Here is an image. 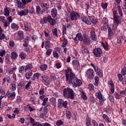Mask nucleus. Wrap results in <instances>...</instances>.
Returning a JSON list of instances; mask_svg holds the SVG:
<instances>
[{"label":"nucleus","mask_w":126,"mask_h":126,"mask_svg":"<svg viewBox=\"0 0 126 126\" xmlns=\"http://www.w3.org/2000/svg\"><path fill=\"white\" fill-rule=\"evenodd\" d=\"M93 53L96 58H100L102 54V50L100 48H94L93 51Z\"/></svg>","instance_id":"10"},{"label":"nucleus","mask_w":126,"mask_h":126,"mask_svg":"<svg viewBox=\"0 0 126 126\" xmlns=\"http://www.w3.org/2000/svg\"><path fill=\"white\" fill-rule=\"evenodd\" d=\"M72 64L73 65H76L77 67H79L80 66V64H79V62L77 61V60H73L72 61Z\"/></svg>","instance_id":"34"},{"label":"nucleus","mask_w":126,"mask_h":126,"mask_svg":"<svg viewBox=\"0 0 126 126\" xmlns=\"http://www.w3.org/2000/svg\"><path fill=\"white\" fill-rule=\"evenodd\" d=\"M95 96L98 99H99V101L102 102L103 101H104V99H103V96H102V94H101V92H98V93H96L95 94Z\"/></svg>","instance_id":"17"},{"label":"nucleus","mask_w":126,"mask_h":126,"mask_svg":"<svg viewBox=\"0 0 126 126\" xmlns=\"http://www.w3.org/2000/svg\"><path fill=\"white\" fill-rule=\"evenodd\" d=\"M3 13L5 16H9V11L8 10L7 7H5L4 9Z\"/></svg>","instance_id":"30"},{"label":"nucleus","mask_w":126,"mask_h":126,"mask_svg":"<svg viewBox=\"0 0 126 126\" xmlns=\"http://www.w3.org/2000/svg\"><path fill=\"white\" fill-rule=\"evenodd\" d=\"M20 58H21V59H22V60H24V59H25V58H26V55H25V54H24V53L22 52L20 54Z\"/></svg>","instance_id":"51"},{"label":"nucleus","mask_w":126,"mask_h":126,"mask_svg":"<svg viewBox=\"0 0 126 126\" xmlns=\"http://www.w3.org/2000/svg\"><path fill=\"white\" fill-rule=\"evenodd\" d=\"M65 73L66 81L68 84H72L74 88L81 86V84H82L81 80L78 79L77 77H75V75L69 67H67L66 70H65Z\"/></svg>","instance_id":"1"},{"label":"nucleus","mask_w":126,"mask_h":126,"mask_svg":"<svg viewBox=\"0 0 126 126\" xmlns=\"http://www.w3.org/2000/svg\"><path fill=\"white\" fill-rule=\"evenodd\" d=\"M108 32V39H111V36L113 35V30L109 27H107Z\"/></svg>","instance_id":"27"},{"label":"nucleus","mask_w":126,"mask_h":126,"mask_svg":"<svg viewBox=\"0 0 126 126\" xmlns=\"http://www.w3.org/2000/svg\"><path fill=\"white\" fill-rule=\"evenodd\" d=\"M80 17V15L75 11H72L70 13V18L72 21L77 20Z\"/></svg>","instance_id":"7"},{"label":"nucleus","mask_w":126,"mask_h":126,"mask_svg":"<svg viewBox=\"0 0 126 126\" xmlns=\"http://www.w3.org/2000/svg\"><path fill=\"white\" fill-rule=\"evenodd\" d=\"M25 70V66H21L19 67V72L20 73H22V71Z\"/></svg>","instance_id":"43"},{"label":"nucleus","mask_w":126,"mask_h":126,"mask_svg":"<svg viewBox=\"0 0 126 126\" xmlns=\"http://www.w3.org/2000/svg\"><path fill=\"white\" fill-rule=\"evenodd\" d=\"M123 41H124V36H123V35H121L118 37L117 43L118 44H121L122 42H123Z\"/></svg>","instance_id":"35"},{"label":"nucleus","mask_w":126,"mask_h":126,"mask_svg":"<svg viewBox=\"0 0 126 126\" xmlns=\"http://www.w3.org/2000/svg\"><path fill=\"white\" fill-rule=\"evenodd\" d=\"M66 45H67V39L64 38L63 41L62 43V47H63V48H65Z\"/></svg>","instance_id":"41"},{"label":"nucleus","mask_w":126,"mask_h":126,"mask_svg":"<svg viewBox=\"0 0 126 126\" xmlns=\"http://www.w3.org/2000/svg\"><path fill=\"white\" fill-rule=\"evenodd\" d=\"M63 34H65L66 33V27L65 25L63 26Z\"/></svg>","instance_id":"61"},{"label":"nucleus","mask_w":126,"mask_h":126,"mask_svg":"<svg viewBox=\"0 0 126 126\" xmlns=\"http://www.w3.org/2000/svg\"><path fill=\"white\" fill-rule=\"evenodd\" d=\"M86 76L89 79H94V71L93 69L90 68L86 72Z\"/></svg>","instance_id":"9"},{"label":"nucleus","mask_w":126,"mask_h":126,"mask_svg":"<svg viewBox=\"0 0 126 126\" xmlns=\"http://www.w3.org/2000/svg\"><path fill=\"white\" fill-rule=\"evenodd\" d=\"M80 41V42H82L83 40V35L79 33H78L76 35V37L74 38V41H77V40Z\"/></svg>","instance_id":"15"},{"label":"nucleus","mask_w":126,"mask_h":126,"mask_svg":"<svg viewBox=\"0 0 126 126\" xmlns=\"http://www.w3.org/2000/svg\"><path fill=\"white\" fill-rule=\"evenodd\" d=\"M5 61L8 64L10 63V61H9V56H8V55L6 56Z\"/></svg>","instance_id":"54"},{"label":"nucleus","mask_w":126,"mask_h":126,"mask_svg":"<svg viewBox=\"0 0 126 126\" xmlns=\"http://www.w3.org/2000/svg\"><path fill=\"white\" fill-rule=\"evenodd\" d=\"M29 12V10L28 9H25L24 10H22L20 12H18V15H20V16H25L26 15H28V13Z\"/></svg>","instance_id":"12"},{"label":"nucleus","mask_w":126,"mask_h":126,"mask_svg":"<svg viewBox=\"0 0 126 126\" xmlns=\"http://www.w3.org/2000/svg\"><path fill=\"white\" fill-rule=\"evenodd\" d=\"M41 78L43 80L44 84H45V85H49V84H50V79L49 78V77H48V76L45 75H43L42 76H41Z\"/></svg>","instance_id":"11"},{"label":"nucleus","mask_w":126,"mask_h":126,"mask_svg":"<svg viewBox=\"0 0 126 126\" xmlns=\"http://www.w3.org/2000/svg\"><path fill=\"white\" fill-rule=\"evenodd\" d=\"M47 50L46 51V56H51V54H52V52H53V50L51 49H47Z\"/></svg>","instance_id":"46"},{"label":"nucleus","mask_w":126,"mask_h":126,"mask_svg":"<svg viewBox=\"0 0 126 126\" xmlns=\"http://www.w3.org/2000/svg\"><path fill=\"white\" fill-rule=\"evenodd\" d=\"M82 42L86 46H90V45H91V38L88 35L85 33L83 34V38Z\"/></svg>","instance_id":"6"},{"label":"nucleus","mask_w":126,"mask_h":126,"mask_svg":"<svg viewBox=\"0 0 126 126\" xmlns=\"http://www.w3.org/2000/svg\"><path fill=\"white\" fill-rule=\"evenodd\" d=\"M30 123H28V125L29 124V123L32 124V126H35L37 125V124L38 123V122H35V120H34V119L32 118H31L30 119Z\"/></svg>","instance_id":"31"},{"label":"nucleus","mask_w":126,"mask_h":126,"mask_svg":"<svg viewBox=\"0 0 126 126\" xmlns=\"http://www.w3.org/2000/svg\"><path fill=\"white\" fill-rule=\"evenodd\" d=\"M121 73L122 74V75H123L124 76H125V75H126V67H124L121 70Z\"/></svg>","instance_id":"53"},{"label":"nucleus","mask_w":126,"mask_h":126,"mask_svg":"<svg viewBox=\"0 0 126 126\" xmlns=\"http://www.w3.org/2000/svg\"><path fill=\"white\" fill-rule=\"evenodd\" d=\"M41 7H40V6L39 5H37L36 6V14H38V15L41 14Z\"/></svg>","instance_id":"32"},{"label":"nucleus","mask_w":126,"mask_h":126,"mask_svg":"<svg viewBox=\"0 0 126 126\" xmlns=\"http://www.w3.org/2000/svg\"><path fill=\"white\" fill-rule=\"evenodd\" d=\"M62 125H63V121H62V120H58L56 122V126H62Z\"/></svg>","instance_id":"45"},{"label":"nucleus","mask_w":126,"mask_h":126,"mask_svg":"<svg viewBox=\"0 0 126 126\" xmlns=\"http://www.w3.org/2000/svg\"><path fill=\"white\" fill-rule=\"evenodd\" d=\"M90 21H91V24L93 23L94 25L98 23V19H94L92 17H89Z\"/></svg>","instance_id":"20"},{"label":"nucleus","mask_w":126,"mask_h":126,"mask_svg":"<svg viewBox=\"0 0 126 126\" xmlns=\"http://www.w3.org/2000/svg\"><path fill=\"white\" fill-rule=\"evenodd\" d=\"M11 85L12 86V91H15V90H16V86H15V84L12 83L11 84Z\"/></svg>","instance_id":"57"},{"label":"nucleus","mask_w":126,"mask_h":126,"mask_svg":"<svg viewBox=\"0 0 126 126\" xmlns=\"http://www.w3.org/2000/svg\"><path fill=\"white\" fill-rule=\"evenodd\" d=\"M114 96L115 98L116 99H118V100H119V99H121V96H120V95H119V94L117 93H114Z\"/></svg>","instance_id":"64"},{"label":"nucleus","mask_w":126,"mask_h":126,"mask_svg":"<svg viewBox=\"0 0 126 126\" xmlns=\"http://www.w3.org/2000/svg\"><path fill=\"white\" fill-rule=\"evenodd\" d=\"M57 14H58V11H57V9L56 8H53L51 10V15L52 17L55 18V17L57 16Z\"/></svg>","instance_id":"22"},{"label":"nucleus","mask_w":126,"mask_h":126,"mask_svg":"<svg viewBox=\"0 0 126 126\" xmlns=\"http://www.w3.org/2000/svg\"><path fill=\"white\" fill-rule=\"evenodd\" d=\"M47 67H48V66L46 64H42L39 66L40 69L43 71L46 70V69H47Z\"/></svg>","instance_id":"33"},{"label":"nucleus","mask_w":126,"mask_h":126,"mask_svg":"<svg viewBox=\"0 0 126 126\" xmlns=\"http://www.w3.org/2000/svg\"><path fill=\"white\" fill-rule=\"evenodd\" d=\"M52 34L56 36V37H58L59 35H58V30L57 29H54L52 30Z\"/></svg>","instance_id":"44"},{"label":"nucleus","mask_w":126,"mask_h":126,"mask_svg":"<svg viewBox=\"0 0 126 126\" xmlns=\"http://www.w3.org/2000/svg\"><path fill=\"white\" fill-rule=\"evenodd\" d=\"M11 28L12 29H14V30H18L19 27H18V25H17L16 24L13 23L11 25Z\"/></svg>","instance_id":"28"},{"label":"nucleus","mask_w":126,"mask_h":126,"mask_svg":"<svg viewBox=\"0 0 126 126\" xmlns=\"http://www.w3.org/2000/svg\"><path fill=\"white\" fill-rule=\"evenodd\" d=\"M117 9L120 16H121V17H123V12L122 11V9H121V6L120 5L117 6Z\"/></svg>","instance_id":"39"},{"label":"nucleus","mask_w":126,"mask_h":126,"mask_svg":"<svg viewBox=\"0 0 126 126\" xmlns=\"http://www.w3.org/2000/svg\"><path fill=\"white\" fill-rule=\"evenodd\" d=\"M50 40H52V37H51V36H49V37H48L47 39H45V48L46 50H48V49L50 48V45L51 44V42L50 41Z\"/></svg>","instance_id":"14"},{"label":"nucleus","mask_w":126,"mask_h":126,"mask_svg":"<svg viewBox=\"0 0 126 126\" xmlns=\"http://www.w3.org/2000/svg\"><path fill=\"white\" fill-rule=\"evenodd\" d=\"M82 21H83V22H85L86 24H88V25H91V21H90V20L89 19V18L88 19L87 17L84 16L82 18Z\"/></svg>","instance_id":"16"},{"label":"nucleus","mask_w":126,"mask_h":126,"mask_svg":"<svg viewBox=\"0 0 126 126\" xmlns=\"http://www.w3.org/2000/svg\"><path fill=\"white\" fill-rule=\"evenodd\" d=\"M39 93L40 95H44V93H45V89L44 88H41L39 91Z\"/></svg>","instance_id":"49"},{"label":"nucleus","mask_w":126,"mask_h":126,"mask_svg":"<svg viewBox=\"0 0 126 126\" xmlns=\"http://www.w3.org/2000/svg\"><path fill=\"white\" fill-rule=\"evenodd\" d=\"M24 25L25 27V30L26 31H30V28L28 26V23L27 22H24Z\"/></svg>","instance_id":"37"},{"label":"nucleus","mask_w":126,"mask_h":126,"mask_svg":"<svg viewBox=\"0 0 126 126\" xmlns=\"http://www.w3.org/2000/svg\"><path fill=\"white\" fill-rule=\"evenodd\" d=\"M82 54H89V50L88 49L87 46H82Z\"/></svg>","instance_id":"25"},{"label":"nucleus","mask_w":126,"mask_h":126,"mask_svg":"<svg viewBox=\"0 0 126 126\" xmlns=\"http://www.w3.org/2000/svg\"><path fill=\"white\" fill-rule=\"evenodd\" d=\"M43 102L42 103V106H46V103H47L48 101V97H45L43 100Z\"/></svg>","instance_id":"56"},{"label":"nucleus","mask_w":126,"mask_h":126,"mask_svg":"<svg viewBox=\"0 0 126 126\" xmlns=\"http://www.w3.org/2000/svg\"><path fill=\"white\" fill-rule=\"evenodd\" d=\"M81 97L83 99V100H87V96L85 94V93L84 92H82Z\"/></svg>","instance_id":"47"},{"label":"nucleus","mask_w":126,"mask_h":126,"mask_svg":"<svg viewBox=\"0 0 126 126\" xmlns=\"http://www.w3.org/2000/svg\"><path fill=\"white\" fill-rule=\"evenodd\" d=\"M86 125L87 126H92L91 125V118L89 116L86 117Z\"/></svg>","instance_id":"23"},{"label":"nucleus","mask_w":126,"mask_h":126,"mask_svg":"<svg viewBox=\"0 0 126 126\" xmlns=\"http://www.w3.org/2000/svg\"><path fill=\"white\" fill-rule=\"evenodd\" d=\"M15 1H16V3H17L19 8H24V7H25V5L27 3L31 2L32 0H25V2H21L20 0H15Z\"/></svg>","instance_id":"5"},{"label":"nucleus","mask_w":126,"mask_h":126,"mask_svg":"<svg viewBox=\"0 0 126 126\" xmlns=\"http://www.w3.org/2000/svg\"><path fill=\"white\" fill-rule=\"evenodd\" d=\"M15 96H16V94L14 92H13L12 93L9 94V95L8 97V98H10L11 97L15 98Z\"/></svg>","instance_id":"52"},{"label":"nucleus","mask_w":126,"mask_h":126,"mask_svg":"<svg viewBox=\"0 0 126 126\" xmlns=\"http://www.w3.org/2000/svg\"><path fill=\"white\" fill-rule=\"evenodd\" d=\"M120 16H115L113 17L114 21L117 23V24H120L121 19L120 18Z\"/></svg>","instance_id":"26"},{"label":"nucleus","mask_w":126,"mask_h":126,"mask_svg":"<svg viewBox=\"0 0 126 126\" xmlns=\"http://www.w3.org/2000/svg\"><path fill=\"white\" fill-rule=\"evenodd\" d=\"M102 45L104 48V49H105V50H106V51H108V50L109 49V46H108V43H106L105 44H104V43H102Z\"/></svg>","instance_id":"48"},{"label":"nucleus","mask_w":126,"mask_h":126,"mask_svg":"<svg viewBox=\"0 0 126 126\" xmlns=\"http://www.w3.org/2000/svg\"><path fill=\"white\" fill-rule=\"evenodd\" d=\"M6 117H7L8 119H15V114H13L12 115L10 114H7Z\"/></svg>","instance_id":"50"},{"label":"nucleus","mask_w":126,"mask_h":126,"mask_svg":"<svg viewBox=\"0 0 126 126\" xmlns=\"http://www.w3.org/2000/svg\"><path fill=\"white\" fill-rule=\"evenodd\" d=\"M109 100L110 101V102L114 103L115 102V98H114V96L112 95H110L109 96Z\"/></svg>","instance_id":"58"},{"label":"nucleus","mask_w":126,"mask_h":126,"mask_svg":"<svg viewBox=\"0 0 126 126\" xmlns=\"http://www.w3.org/2000/svg\"><path fill=\"white\" fill-rule=\"evenodd\" d=\"M40 23H41V24H47V23H49V24H50L52 26H55V25H56V20L52 18V16L48 15L41 19Z\"/></svg>","instance_id":"3"},{"label":"nucleus","mask_w":126,"mask_h":126,"mask_svg":"<svg viewBox=\"0 0 126 126\" xmlns=\"http://www.w3.org/2000/svg\"><path fill=\"white\" fill-rule=\"evenodd\" d=\"M30 101L32 104H35V101H36V97L34 96L31 97Z\"/></svg>","instance_id":"55"},{"label":"nucleus","mask_w":126,"mask_h":126,"mask_svg":"<svg viewBox=\"0 0 126 126\" xmlns=\"http://www.w3.org/2000/svg\"><path fill=\"white\" fill-rule=\"evenodd\" d=\"M119 80L120 81H123L124 80V78L123 77V75H122L121 74H118Z\"/></svg>","instance_id":"62"},{"label":"nucleus","mask_w":126,"mask_h":126,"mask_svg":"<svg viewBox=\"0 0 126 126\" xmlns=\"http://www.w3.org/2000/svg\"><path fill=\"white\" fill-rule=\"evenodd\" d=\"M61 53V48L58 47L57 48V51H54L53 52V57L54 58H55L56 59H59V53Z\"/></svg>","instance_id":"18"},{"label":"nucleus","mask_w":126,"mask_h":126,"mask_svg":"<svg viewBox=\"0 0 126 126\" xmlns=\"http://www.w3.org/2000/svg\"><path fill=\"white\" fill-rule=\"evenodd\" d=\"M41 75V74L40 73H34L32 78V80H33V81H34V80H36V79H39V77H40V76Z\"/></svg>","instance_id":"24"},{"label":"nucleus","mask_w":126,"mask_h":126,"mask_svg":"<svg viewBox=\"0 0 126 126\" xmlns=\"http://www.w3.org/2000/svg\"><path fill=\"white\" fill-rule=\"evenodd\" d=\"M94 85L95 86H98V85L99 84V77L95 76L94 78Z\"/></svg>","instance_id":"40"},{"label":"nucleus","mask_w":126,"mask_h":126,"mask_svg":"<svg viewBox=\"0 0 126 126\" xmlns=\"http://www.w3.org/2000/svg\"><path fill=\"white\" fill-rule=\"evenodd\" d=\"M5 17L4 16L0 17V21L2 22L3 23H4V22H5Z\"/></svg>","instance_id":"63"},{"label":"nucleus","mask_w":126,"mask_h":126,"mask_svg":"<svg viewBox=\"0 0 126 126\" xmlns=\"http://www.w3.org/2000/svg\"><path fill=\"white\" fill-rule=\"evenodd\" d=\"M62 107H63V108H66V107H67V101H63V100L62 99H59L58 107L60 108H62Z\"/></svg>","instance_id":"8"},{"label":"nucleus","mask_w":126,"mask_h":126,"mask_svg":"<svg viewBox=\"0 0 126 126\" xmlns=\"http://www.w3.org/2000/svg\"><path fill=\"white\" fill-rule=\"evenodd\" d=\"M63 95L65 99H74V92L69 88H66L63 90Z\"/></svg>","instance_id":"2"},{"label":"nucleus","mask_w":126,"mask_h":126,"mask_svg":"<svg viewBox=\"0 0 126 126\" xmlns=\"http://www.w3.org/2000/svg\"><path fill=\"white\" fill-rule=\"evenodd\" d=\"M11 58L12 61H14V60H16L17 58V54L15 52H13L11 54Z\"/></svg>","instance_id":"29"},{"label":"nucleus","mask_w":126,"mask_h":126,"mask_svg":"<svg viewBox=\"0 0 126 126\" xmlns=\"http://www.w3.org/2000/svg\"><path fill=\"white\" fill-rule=\"evenodd\" d=\"M90 101L92 104H94V103H95V99H94L93 96H90Z\"/></svg>","instance_id":"60"},{"label":"nucleus","mask_w":126,"mask_h":126,"mask_svg":"<svg viewBox=\"0 0 126 126\" xmlns=\"http://www.w3.org/2000/svg\"><path fill=\"white\" fill-rule=\"evenodd\" d=\"M66 117L68 120H70L71 118V112L70 111H66Z\"/></svg>","instance_id":"38"},{"label":"nucleus","mask_w":126,"mask_h":126,"mask_svg":"<svg viewBox=\"0 0 126 126\" xmlns=\"http://www.w3.org/2000/svg\"><path fill=\"white\" fill-rule=\"evenodd\" d=\"M108 84H110L111 86V94H114L115 92V86L114 85V83L113 82V81L112 80V79H109L108 81Z\"/></svg>","instance_id":"13"},{"label":"nucleus","mask_w":126,"mask_h":126,"mask_svg":"<svg viewBox=\"0 0 126 126\" xmlns=\"http://www.w3.org/2000/svg\"><path fill=\"white\" fill-rule=\"evenodd\" d=\"M102 24L103 25L107 26V27H108V18H103L102 19Z\"/></svg>","instance_id":"36"},{"label":"nucleus","mask_w":126,"mask_h":126,"mask_svg":"<svg viewBox=\"0 0 126 126\" xmlns=\"http://www.w3.org/2000/svg\"><path fill=\"white\" fill-rule=\"evenodd\" d=\"M3 23V26L5 29H6V27L9 26V22L5 21Z\"/></svg>","instance_id":"59"},{"label":"nucleus","mask_w":126,"mask_h":126,"mask_svg":"<svg viewBox=\"0 0 126 126\" xmlns=\"http://www.w3.org/2000/svg\"><path fill=\"white\" fill-rule=\"evenodd\" d=\"M25 72H26L25 74L26 78L28 80V79H30V77H31L33 74L32 72V64H28L26 67H25Z\"/></svg>","instance_id":"4"},{"label":"nucleus","mask_w":126,"mask_h":126,"mask_svg":"<svg viewBox=\"0 0 126 126\" xmlns=\"http://www.w3.org/2000/svg\"><path fill=\"white\" fill-rule=\"evenodd\" d=\"M17 38L18 39H19V40H22V39L24 38V36L23 35V32H22V31H19L18 32Z\"/></svg>","instance_id":"21"},{"label":"nucleus","mask_w":126,"mask_h":126,"mask_svg":"<svg viewBox=\"0 0 126 126\" xmlns=\"http://www.w3.org/2000/svg\"><path fill=\"white\" fill-rule=\"evenodd\" d=\"M94 71L97 73L98 75L100 77H102V76H103V73H102V70L99 69V67H95L94 68Z\"/></svg>","instance_id":"19"},{"label":"nucleus","mask_w":126,"mask_h":126,"mask_svg":"<svg viewBox=\"0 0 126 126\" xmlns=\"http://www.w3.org/2000/svg\"><path fill=\"white\" fill-rule=\"evenodd\" d=\"M50 102L53 104V105H55L56 103H57V99L55 97H52L50 99Z\"/></svg>","instance_id":"42"}]
</instances>
